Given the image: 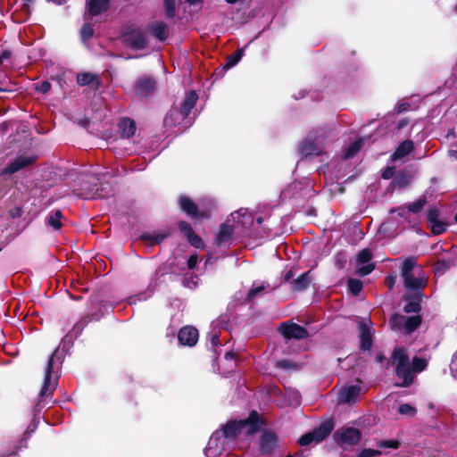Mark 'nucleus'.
<instances>
[{"label": "nucleus", "instance_id": "f257e3e1", "mask_svg": "<svg viewBox=\"0 0 457 457\" xmlns=\"http://www.w3.org/2000/svg\"><path fill=\"white\" fill-rule=\"evenodd\" d=\"M394 365H395V372L403 382L399 385L401 386H409L415 377V374L421 372L427 367V361L424 358L414 357L410 361L409 354L404 348H395L391 356Z\"/></svg>", "mask_w": 457, "mask_h": 457}, {"label": "nucleus", "instance_id": "f03ea898", "mask_svg": "<svg viewBox=\"0 0 457 457\" xmlns=\"http://www.w3.org/2000/svg\"><path fill=\"white\" fill-rule=\"evenodd\" d=\"M334 138L332 129L318 128L310 131L299 145V152L305 157L322 154Z\"/></svg>", "mask_w": 457, "mask_h": 457}, {"label": "nucleus", "instance_id": "7ed1b4c3", "mask_svg": "<svg viewBox=\"0 0 457 457\" xmlns=\"http://www.w3.org/2000/svg\"><path fill=\"white\" fill-rule=\"evenodd\" d=\"M260 429L258 413L253 411L248 419L239 421L228 422L221 430H218L222 434V437L228 442L239 435H253Z\"/></svg>", "mask_w": 457, "mask_h": 457}, {"label": "nucleus", "instance_id": "20e7f679", "mask_svg": "<svg viewBox=\"0 0 457 457\" xmlns=\"http://www.w3.org/2000/svg\"><path fill=\"white\" fill-rule=\"evenodd\" d=\"M61 367L62 357L59 354V351L55 350L50 356L46 364L43 386L40 390L41 397L49 396L56 388Z\"/></svg>", "mask_w": 457, "mask_h": 457}, {"label": "nucleus", "instance_id": "39448f33", "mask_svg": "<svg viewBox=\"0 0 457 457\" xmlns=\"http://www.w3.org/2000/svg\"><path fill=\"white\" fill-rule=\"evenodd\" d=\"M401 275L404 287L409 290L419 291L426 285V278L414 258H408L403 262Z\"/></svg>", "mask_w": 457, "mask_h": 457}, {"label": "nucleus", "instance_id": "423d86ee", "mask_svg": "<svg viewBox=\"0 0 457 457\" xmlns=\"http://www.w3.org/2000/svg\"><path fill=\"white\" fill-rule=\"evenodd\" d=\"M231 224L237 229V235L246 233L253 224V217L246 209H240L232 212L228 217Z\"/></svg>", "mask_w": 457, "mask_h": 457}, {"label": "nucleus", "instance_id": "0eeeda50", "mask_svg": "<svg viewBox=\"0 0 457 457\" xmlns=\"http://www.w3.org/2000/svg\"><path fill=\"white\" fill-rule=\"evenodd\" d=\"M332 429L333 424L331 422H325L312 431L302 436L299 439V444L306 446L312 443H320L330 434Z\"/></svg>", "mask_w": 457, "mask_h": 457}, {"label": "nucleus", "instance_id": "6e6552de", "mask_svg": "<svg viewBox=\"0 0 457 457\" xmlns=\"http://www.w3.org/2000/svg\"><path fill=\"white\" fill-rule=\"evenodd\" d=\"M333 437L340 445H354L360 442L361 434L355 428L343 427L335 432Z\"/></svg>", "mask_w": 457, "mask_h": 457}, {"label": "nucleus", "instance_id": "1a4fd4ad", "mask_svg": "<svg viewBox=\"0 0 457 457\" xmlns=\"http://www.w3.org/2000/svg\"><path fill=\"white\" fill-rule=\"evenodd\" d=\"M197 95L195 91H190L185 97L181 109H172L164 118L163 122L166 125H172L174 120H172L173 114H177L179 117H187L190 111L195 107V103L197 101Z\"/></svg>", "mask_w": 457, "mask_h": 457}, {"label": "nucleus", "instance_id": "9d476101", "mask_svg": "<svg viewBox=\"0 0 457 457\" xmlns=\"http://www.w3.org/2000/svg\"><path fill=\"white\" fill-rule=\"evenodd\" d=\"M228 441L222 437L220 432H214L208 442L205 448V455L207 457H220L227 450Z\"/></svg>", "mask_w": 457, "mask_h": 457}, {"label": "nucleus", "instance_id": "9b49d317", "mask_svg": "<svg viewBox=\"0 0 457 457\" xmlns=\"http://www.w3.org/2000/svg\"><path fill=\"white\" fill-rule=\"evenodd\" d=\"M372 254L369 249L361 250L355 259L356 270L355 273L360 276H366L370 274L374 269L375 265L370 261Z\"/></svg>", "mask_w": 457, "mask_h": 457}, {"label": "nucleus", "instance_id": "f8f14e48", "mask_svg": "<svg viewBox=\"0 0 457 457\" xmlns=\"http://www.w3.org/2000/svg\"><path fill=\"white\" fill-rule=\"evenodd\" d=\"M125 42L135 49H143L147 45L145 33L140 29H132L124 35Z\"/></svg>", "mask_w": 457, "mask_h": 457}, {"label": "nucleus", "instance_id": "ddd939ff", "mask_svg": "<svg viewBox=\"0 0 457 457\" xmlns=\"http://www.w3.org/2000/svg\"><path fill=\"white\" fill-rule=\"evenodd\" d=\"M280 333L286 338H295L302 339L308 336V332L304 328L300 325L292 323V324H282L279 328Z\"/></svg>", "mask_w": 457, "mask_h": 457}, {"label": "nucleus", "instance_id": "4468645a", "mask_svg": "<svg viewBox=\"0 0 457 457\" xmlns=\"http://www.w3.org/2000/svg\"><path fill=\"white\" fill-rule=\"evenodd\" d=\"M371 321L370 320H362L359 323V333L361 339V347L363 350H369L372 345V330L370 328Z\"/></svg>", "mask_w": 457, "mask_h": 457}, {"label": "nucleus", "instance_id": "2eb2a0df", "mask_svg": "<svg viewBox=\"0 0 457 457\" xmlns=\"http://www.w3.org/2000/svg\"><path fill=\"white\" fill-rule=\"evenodd\" d=\"M178 338L181 345L193 346L198 340V331L191 326L184 327L179 330Z\"/></svg>", "mask_w": 457, "mask_h": 457}, {"label": "nucleus", "instance_id": "dca6fc26", "mask_svg": "<svg viewBox=\"0 0 457 457\" xmlns=\"http://www.w3.org/2000/svg\"><path fill=\"white\" fill-rule=\"evenodd\" d=\"M108 4L109 0H87L85 19L88 20L89 16H96L104 12L108 7Z\"/></svg>", "mask_w": 457, "mask_h": 457}, {"label": "nucleus", "instance_id": "f3484780", "mask_svg": "<svg viewBox=\"0 0 457 457\" xmlns=\"http://www.w3.org/2000/svg\"><path fill=\"white\" fill-rule=\"evenodd\" d=\"M361 391L359 385H351L343 387L338 395L341 403H351L356 400Z\"/></svg>", "mask_w": 457, "mask_h": 457}, {"label": "nucleus", "instance_id": "a211bd4d", "mask_svg": "<svg viewBox=\"0 0 457 457\" xmlns=\"http://www.w3.org/2000/svg\"><path fill=\"white\" fill-rule=\"evenodd\" d=\"M34 162V158L29 156H19L12 162H11L6 168L4 169L3 173H14Z\"/></svg>", "mask_w": 457, "mask_h": 457}, {"label": "nucleus", "instance_id": "6ab92c4d", "mask_svg": "<svg viewBox=\"0 0 457 457\" xmlns=\"http://www.w3.org/2000/svg\"><path fill=\"white\" fill-rule=\"evenodd\" d=\"M278 445V438L271 432L263 433L261 437V450L262 453H270Z\"/></svg>", "mask_w": 457, "mask_h": 457}, {"label": "nucleus", "instance_id": "aec40b11", "mask_svg": "<svg viewBox=\"0 0 457 457\" xmlns=\"http://www.w3.org/2000/svg\"><path fill=\"white\" fill-rule=\"evenodd\" d=\"M232 234H237V229L231 224V220L228 218L226 223L220 226V231L217 235V241L219 245L228 242Z\"/></svg>", "mask_w": 457, "mask_h": 457}, {"label": "nucleus", "instance_id": "412c9836", "mask_svg": "<svg viewBox=\"0 0 457 457\" xmlns=\"http://www.w3.org/2000/svg\"><path fill=\"white\" fill-rule=\"evenodd\" d=\"M180 208L185 212L187 214L197 218L200 216H204L203 213H201L198 211L197 206L195 204L194 202H192L191 199H189L187 196H181L179 200Z\"/></svg>", "mask_w": 457, "mask_h": 457}, {"label": "nucleus", "instance_id": "4be33fe9", "mask_svg": "<svg viewBox=\"0 0 457 457\" xmlns=\"http://www.w3.org/2000/svg\"><path fill=\"white\" fill-rule=\"evenodd\" d=\"M150 33L159 40H165L168 37V27L163 21H155L148 26Z\"/></svg>", "mask_w": 457, "mask_h": 457}, {"label": "nucleus", "instance_id": "5701e85b", "mask_svg": "<svg viewBox=\"0 0 457 457\" xmlns=\"http://www.w3.org/2000/svg\"><path fill=\"white\" fill-rule=\"evenodd\" d=\"M274 288H275V287H272L269 284H265L263 282L254 283L253 287L249 290V292L247 294V299L254 300L258 296L272 291Z\"/></svg>", "mask_w": 457, "mask_h": 457}, {"label": "nucleus", "instance_id": "b1692460", "mask_svg": "<svg viewBox=\"0 0 457 457\" xmlns=\"http://www.w3.org/2000/svg\"><path fill=\"white\" fill-rule=\"evenodd\" d=\"M413 149V143L411 140H405L400 144L395 152L393 154L391 159L395 161L409 154Z\"/></svg>", "mask_w": 457, "mask_h": 457}, {"label": "nucleus", "instance_id": "393cba45", "mask_svg": "<svg viewBox=\"0 0 457 457\" xmlns=\"http://www.w3.org/2000/svg\"><path fill=\"white\" fill-rule=\"evenodd\" d=\"M119 128L123 137H129L136 132L135 122L129 118H124L119 122Z\"/></svg>", "mask_w": 457, "mask_h": 457}, {"label": "nucleus", "instance_id": "a878e982", "mask_svg": "<svg viewBox=\"0 0 457 457\" xmlns=\"http://www.w3.org/2000/svg\"><path fill=\"white\" fill-rule=\"evenodd\" d=\"M62 212L59 210L50 212L46 217V224L57 230L62 226Z\"/></svg>", "mask_w": 457, "mask_h": 457}, {"label": "nucleus", "instance_id": "bb28decb", "mask_svg": "<svg viewBox=\"0 0 457 457\" xmlns=\"http://www.w3.org/2000/svg\"><path fill=\"white\" fill-rule=\"evenodd\" d=\"M425 204H426V199L420 198V199L416 200L415 202L409 204L408 205H406L404 207L399 208V215L403 216L406 209L411 212L417 213L420 210L423 209Z\"/></svg>", "mask_w": 457, "mask_h": 457}, {"label": "nucleus", "instance_id": "cd10ccee", "mask_svg": "<svg viewBox=\"0 0 457 457\" xmlns=\"http://www.w3.org/2000/svg\"><path fill=\"white\" fill-rule=\"evenodd\" d=\"M362 139H358L350 144V145H348V147L343 153V159L347 160L353 157L360 151Z\"/></svg>", "mask_w": 457, "mask_h": 457}, {"label": "nucleus", "instance_id": "c85d7f7f", "mask_svg": "<svg viewBox=\"0 0 457 457\" xmlns=\"http://www.w3.org/2000/svg\"><path fill=\"white\" fill-rule=\"evenodd\" d=\"M310 282L309 273L305 272L293 281V289L295 291H302L309 286Z\"/></svg>", "mask_w": 457, "mask_h": 457}, {"label": "nucleus", "instance_id": "c756f323", "mask_svg": "<svg viewBox=\"0 0 457 457\" xmlns=\"http://www.w3.org/2000/svg\"><path fill=\"white\" fill-rule=\"evenodd\" d=\"M404 321V330L409 334L420 327L421 319L420 316L405 317Z\"/></svg>", "mask_w": 457, "mask_h": 457}, {"label": "nucleus", "instance_id": "7c9ffc66", "mask_svg": "<svg viewBox=\"0 0 457 457\" xmlns=\"http://www.w3.org/2000/svg\"><path fill=\"white\" fill-rule=\"evenodd\" d=\"M154 87V81L150 78L140 79L137 82V89L140 94L152 90Z\"/></svg>", "mask_w": 457, "mask_h": 457}, {"label": "nucleus", "instance_id": "2f4dec72", "mask_svg": "<svg viewBox=\"0 0 457 457\" xmlns=\"http://www.w3.org/2000/svg\"><path fill=\"white\" fill-rule=\"evenodd\" d=\"M404 315L395 314L391 317L389 320V326L393 330L395 331L401 330L403 328L404 329Z\"/></svg>", "mask_w": 457, "mask_h": 457}, {"label": "nucleus", "instance_id": "473e14b6", "mask_svg": "<svg viewBox=\"0 0 457 457\" xmlns=\"http://www.w3.org/2000/svg\"><path fill=\"white\" fill-rule=\"evenodd\" d=\"M108 195V191H106V187H102L101 188L94 186L92 188L87 189L88 197L92 198H99L105 197Z\"/></svg>", "mask_w": 457, "mask_h": 457}, {"label": "nucleus", "instance_id": "72a5a7b5", "mask_svg": "<svg viewBox=\"0 0 457 457\" xmlns=\"http://www.w3.org/2000/svg\"><path fill=\"white\" fill-rule=\"evenodd\" d=\"M96 77L92 73H81L77 76V82L80 86H87L92 84Z\"/></svg>", "mask_w": 457, "mask_h": 457}, {"label": "nucleus", "instance_id": "f704fd0d", "mask_svg": "<svg viewBox=\"0 0 457 457\" xmlns=\"http://www.w3.org/2000/svg\"><path fill=\"white\" fill-rule=\"evenodd\" d=\"M166 237V235L162 233H148L145 234L142 238L144 240L149 241L151 245L159 244L161 241H162Z\"/></svg>", "mask_w": 457, "mask_h": 457}, {"label": "nucleus", "instance_id": "c9c22d12", "mask_svg": "<svg viewBox=\"0 0 457 457\" xmlns=\"http://www.w3.org/2000/svg\"><path fill=\"white\" fill-rule=\"evenodd\" d=\"M347 284L350 292L353 295H357L362 288V282L356 278H349Z\"/></svg>", "mask_w": 457, "mask_h": 457}, {"label": "nucleus", "instance_id": "e433bc0d", "mask_svg": "<svg viewBox=\"0 0 457 457\" xmlns=\"http://www.w3.org/2000/svg\"><path fill=\"white\" fill-rule=\"evenodd\" d=\"M243 53H244L243 49H239L235 54L230 55L227 60L226 67L231 68V67L235 66L242 58Z\"/></svg>", "mask_w": 457, "mask_h": 457}, {"label": "nucleus", "instance_id": "4c0bfd02", "mask_svg": "<svg viewBox=\"0 0 457 457\" xmlns=\"http://www.w3.org/2000/svg\"><path fill=\"white\" fill-rule=\"evenodd\" d=\"M288 400L287 404L291 406H297L300 403V395L297 391H288L287 392Z\"/></svg>", "mask_w": 457, "mask_h": 457}, {"label": "nucleus", "instance_id": "58836bf2", "mask_svg": "<svg viewBox=\"0 0 457 457\" xmlns=\"http://www.w3.org/2000/svg\"><path fill=\"white\" fill-rule=\"evenodd\" d=\"M93 36V28L92 26L87 22L80 30V37L83 41L87 40Z\"/></svg>", "mask_w": 457, "mask_h": 457}, {"label": "nucleus", "instance_id": "ea45409f", "mask_svg": "<svg viewBox=\"0 0 457 457\" xmlns=\"http://www.w3.org/2000/svg\"><path fill=\"white\" fill-rule=\"evenodd\" d=\"M165 12L168 17H172L175 13V0H164Z\"/></svg>", "mask_w": 457, "mask_h": 457}, {"label": "nucleus", "instance_id": "a19ab883", "mask_svg": "<svg viewBox=\"0 0 457 457\" xmlns=\"http://www.w3.org/2000/svg\"><path fill=\"white\" fill-rule=\"evenodd\" d=\"M380 454L381 452L378 450L366 448L359 453L358 457H378Z\"/></svg>", "mask_w": 457, "mask_h": 457}, {"label": "nucleus", "instance_id": "79ce46f5", "mask_svg": "<svg viewBox=\"0 0 457 457\" xmlns=\"http://www.w3.org/2000/svg\"><path fill=\"white\" fill-rule=\"evenodd\" d=\"M187 240L189 243L194 245L196 248H200L203 246V241L202 239L195 234V232H192V235L187 236Z\"/></svg>", "mask_w": 457, "mask_h": 457}, {"label": "nucleus", "instance_id": "37998d69", "mask_svg": "<svg viewBox=\"0 0 457 457\" xmlns=\"http://www.w3.org/2000/svg\"><path fill=\"white\" fill-rule=\"evenodd\" d=\"M36 90L42 94H46L51 89V84L48 81H42L36 85Z\"/></svg>", "mask_w": 457, "mask_h": 457}, {"label": "nucleus", "instance_id": "c03bdc74", "mask_svg": "<svg viewBox=\"0 0 457 457\" xmlns=\"http://www.w3.org/2000/svg\"><path fill=\"white\" fill-rule=\"evenodd\" d=\"M420 310V304L418 302H410L404 306V312L407 313L418 312Z\"/></svg>", "mask_w": 457, "mask_h": 457}, {"label": "nucleus", "instance_id": "a18cd8bd", "mask_svg": "<svg viewBox=\"0 0 457 457\" xmlns=\"http://www.w3.org/2000/svg\"><path fill=\"white\" fill-rule=\"evenodd\" d=\"M430 224H431V230L434 235L442 234L445 229L444 224H442L439 220L430 223Z\"/></svg>", "mask_w": 457, "mask_h": 457}, {"label": "nucleus", "instance_id": "49530a36", "mask_svg": "<svg viewBox=\"0 0 457 457\" xmlns=\"http://www.w3.org/2000/svg\"><path fill=\"white\" fill-rule=\"evenodd\" d=\"M179 229L186 237L191 236L192 232H194L191 226L186 221L179 222Z\"/></svg>", "mask_w": 457, "mask_h": 457}, {"label": "nucleus", "instance_id": "de8ad7c7", "mask_svg": "<svg viewBox=\"0 0 457 457\" xmlns=\"http://www.w3.org/2000/svg\"><path fill=\"white\" fill-rule=\"evenodd\" d=\"M399 412L403 415H412L415 412V410L412 406L409 404H402L399 407Z\"/></svg>", "mask_w": 457, "mask_h": 457}, {"label": "nucleus", "instance_id": "09e8293b", "mask_svg": "<svg viewBox=\"0 0 457 457\" xmlns=\"http://www.w3.org/2000/svg\"><path fill=\"white\" fill-rule=\"evenodd\" d=\"M380 448H394L396 449L399 445L397 441H380L378 443Z\"/></svg>", "mask_w": 457, "mask_h": 457}, {"label": "nucleus", "instance_id": "8fccbe9b", "mask_svg": "<svg viewBox=\"0 0 457 457\" xmlns=\"http://www.w3.org/2000/svg\"><path fill=\"white\" fill-rule=\"evenodd\" d=\"M183 283H184L185 287L193 289V288L196 287V286L198 284V278H193V277L186 278L183 280Z\"/></svg>", "mask_w": 457, "mask_h": 457}, {"label": "nucleus", "instance_id": "3c124183", "mask_svg": "<svg viewBox=\"0 0 457 457\" xmlns=\"http://www.w3.org/2000/svg\"><path fill=\"white\" fill-rule=\"evenodd\" d=\"M438 211L436 209H430L428 212V220L433 223L438 220Z\"/></svg>", "mask_w": 457, "mask_h": 457}, {"label": "nucleus", "instance_id": "603ef678", "mask_svg": "<svg viewBox=\"0 0 457 457\" xmlns=\"http://www.w3.org/2000/svg\"><path fill=\"white\" fill-rule=\"evenodd\" d=\"M198 255L197 254H192L187 260V267L189 270H193L196 263L198 262Z\"/></svg>", "mask_w": 457, "mask_h": 457}, {"label": "nucleus", "instance_id": "864d4df0", "mask_svg": "<svg viewBox=\"0 0 457 457\" xmlns=\"http://www.w3.org/2000/svg\"><path fill=\"white\" fill-rule=\"evenodd\" d=\"M395 174L394 167H387L382 171V178L385 179H391Z\"/></svg>", "mask_w": 457, "mask_h": 457}, {"label": "nucleus", "instance_id": "5fc2aeb1", "mask_svg": "<svg viewBox=\"0 0 457 457\" xmlns=\"http://www.w3.org/2000/svg\"><path fill=\"white\" fill-rule=\"evenodd\" d=\"M450 369L453 377L457 379V354L453 357Z\"/></svg>", "mask_w": 457, "mask_h": 457}, {"label": "nucleus", "instance_id": "6e6d98bb", "mask_svg": "<svg viewBox=\"0 0 457 457\" xmlns=\"http://www.w3.org/2000/svg\"><path fill=\"white\" fill-rule=\"evenodd\" d=\"M187 117H179L178 116L177 114H173L172 116V120H174V123L172 125H166L164 123V125L166 127H172V126H177V125H179Z\"/></svg>", "mask_w": 457, "mask_h": 457}, {"label": "nucleus", "instance_id": "4d7b16f0", "mask_svg": "<svg viewBox=\"0 0 457 457\" xmlns=\"http://www.w3.org/2000/svg\"><path fill=\"white\" fill-rule=\"evenodd\" d=\"M11 57V52L9 50H4L0 54V64H2L5 60H8Z\"/></svg>", "mask_w": 457, "mask_h": 457}, {"label": "nucleus", "instance_id": "13d9d810", "mask_svg": "<svg viewBox=\"0 0 457 457\" xmlns=\"http://www.w3.org/2000/svg\"><path fill=\"white\" fill-rule=\"evenodd\" d=\"M211 343L212 345V346H216L220 344L219 342V336L217 333H213L212 334L211 336Z\"/></svg>", "mask_w": 457, "mask_h": 457}, {"label": "nucleus", "instance_id": "bf43d9fd", "mask_svg": "<svg viewBox=\"0 0 457 457\" xmlns=\"http://www.w3.org/2000/svg\"><path fill=\"white\" fill-rule=\"evenodd\" d=\"M96 174L97 175L96 179H97L98 181L105 180V179H106L107 177H109V172H107V171H106V172H96Z\"/></svg>", "mask_w": 457, "mask_h": 457}, {"label": "nucleus", "instance_id": "052dcab7", "mask_svg": "<svg viewBox=\"0 0 457 457\" xmlns=\"http://www.w3.org/2000/svg\"><path fill=\"white\" fill-rule=\"evenodd\" d=\"M409 104L407 103H402L398 105V112H405L409 109Z\"/></svg>", "mask_w": 457, "mask_h": 457}, {"label": "nucleus", "instance_id": "680f3d73", "mask_svg": "<svg viewBox=\"0 0 457 457\" xmlns=\"http://www.w3.org/2000/svg\"><path fill=\"white\" fill-rule=\"evenodd\" d=\"M408 120H402L398 122L397 124V129H403V127L407 126L408 125Z\"/></svg>", "mask_w": 457, "mask_h": 457}, {"label": "nucleus", "instance_id": "e2e57ef3", "mask_svg": "<svg viewBox=\"0 0 457 457\" xmlns=\"http://www.w3.org/2000/svg\"><path fill=\"white\" fill-rule=\"evenodd\" d=\"M448 154H449L450 157L454 158V159L457 160V149L451 148L448 151Z\"/></svg>", "mask_w": 457, "mask_h": 457}, {"label": "nucleus", "instance_id": "0e129e2a", "mask_svg": "<svg viewBox=\"0 0 457 457\" xmlns=\"http://www.w3.org/2000/svg\"><path fill=\"white\" fill-rule=\"evenodd\" d=\"M386 281H387V285H388L389 288H393V287L395 283V278L389 277V278H387Z\"/></svg>", "mask_w": 457, "mask_h": 457}, {"label": "nucleus", "instance_id": "69168bd1", "mask_svg": "<svg viewBox=\"0 0 457 457\" xmlns=\"http://www.w3.org/2000/svg\"><path fill=\"white\" fill-rule=\"evenodd\" d=\"M234 356H235L234 353L229 352V353H226L225 358L228 360V359H233Z\"/></svg>", "mask_w": 457, "mask_h": 457}, {"label": "nucleus", "instance_id": "338daca9", "mask_svg": "<svg viewBox=\"0 0 457 457\" xmlns=\"http://www.w3.org/2000/svg\"><path fill=\"white\" fill-rule=\"evenodd\" d=\"M146 295L145 294H141L137 296V300L141 301V300H145L146 299Z\"/></svg>", "mask_w": 457, "mask_h": 457}, {"label": "nucleus", "instance_id": "774afa93", "mask_svg": "<svg viewBox=\"0 0 457 457\" xmlns=\"http://www.w3.org/2000/svg\"><path fill=\"white\" fill-rule=\"evenodd\" d=\"M52 1L58 4H62L65 3L67 0H52Z\"/></svg>", "mask_w": 457, "mask_h": 457}]
</instances>
